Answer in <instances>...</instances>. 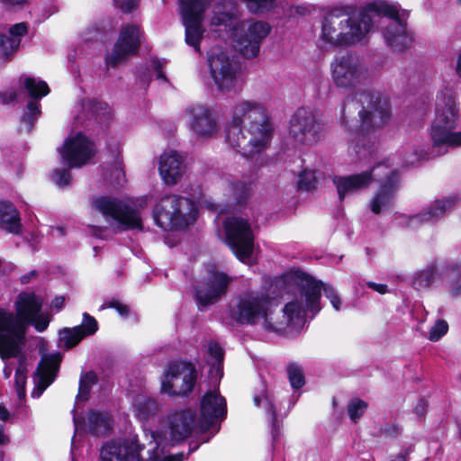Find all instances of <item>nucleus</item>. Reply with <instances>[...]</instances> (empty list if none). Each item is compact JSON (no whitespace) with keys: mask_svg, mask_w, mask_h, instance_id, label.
I'll return each mask as SVG.
<instances>
[{"mask_svg":"<svg viewBox=\"0 0 461 461\" xmlns=\"http://www.w3.org/2000/svg\"><path fill=\"white\" fill-rule=\"evenodd\" d=\"M284 286L293 297L284 309L282 321H274L272 307L275 297L267 292L247 293L234 301L230 306V316L238 323L261 325L267 331L279 332L287 327H301L307 309H317L319 298L316 284L300 269H292L276 280L271 285Z\"/></svg>","mask_w":461,"mask_h":461,"instance_id":"nucleus-1","label":"nucleus"},{"mask_svg":"<svg viewBox=\"0 0 461 461\" xmlns=\"http://www.w3.org/2000/svg\"><path fill=\"white\" fill-rule=\"evenodd\" d=\"M274 125L267 107L252 99H240L230 109L226 142L243 157H252L269 146Z\"/></svg>","mask_w":461,"mask_h":461,"instance_id":"nucleus-2","label":"nucleus"},{"mask_svg":"<svg viewBox=\"0 0 461 461\" xmlns=\"http://www.w3.org/2000/svg\"><path fill=\"white\" fill-rule=\"evenodd\" d=\"M372 29L369 5L366 11L352 15L332 10L322 19L320 39L330 47L352 46L363 41Z\"/></svg>","mask_w":461,"mask_h":461,"instance_id":"nucleus-3","label":"nucleus"},{"mask_svg":"<svg viewBox=\"0 0 461 461\" xmlns=\"http://www.w3.org/2000/svg\"><path fill=\"white\" fill-rule=\"evenodd\" d=\"M209 27L219 33H230L236 39L240 51L247 58L256 57L262 41L269 34L270 26L263 22H243L225 12L224 6L213 5L210 11Z\"/></svg>","mask_w":461,"mask_h":461,"instance_id":"nucleus-4","label":"nucleus"},{"mask_svg":"<svg viewBox=\"0 0 461 461\" xmlns=\"http://www.w3.org/2000/svg\"><path fill=\"white\" fill-rule=\"evenodd\" d=\"M16 314L0 310V357H16L24 347L29 324V294L21 293L15 301Z\"/></svg>","mask_w":461,"mask_h":461,"instance_id":"nucleus-5","label":"nucleus"},{"mask_svg":"<svg viewBox=\"0 0 461 461\" xmlns=\"http://www.w3.org/2000/svg\"><path fill=\"white\" fill-rule=\"evenodd\" d=\"M147 203V197H140L131 203L107 196L92 201L93 208L103 214L110 228L116 232L128 230H141L143 227L140 208Z\"/></svg>","mask_w":461,"mask_h":461,"instance_id":"nucleus-6","label":"nucleus"},{"mask_svg":"<svg viewBox=\"0 0 461 461\" xmlns=\"http://www.w3.org/2000/svg\"><path fill=\"white\" fill-rule=\"evenodd\" d=\"M459 119L458 103L450 93L441 92L437 96L435 118L430 127L434 147L461 146V131H455Z\"/></svg>","mask_w":461,"mask_h":461,"instance_id":"nucleus-7","label":"nucleus"},{"mask_svg":"<svg viewBox=\"0 0 461 461\" xmlns=\"http://www.w3.org/2000/svg\"><path fill=\"white\" fill-rule=\"evenodd\" d=\"M196 207L191 199L169 195L162 198L154 209V220L165 230L183 229L194 221Z\"/></svg>","mask_w":461,"mask_h":461,"instance_id":"nucleus-8","label":"nucleus"},{"mask_svg":"<svg viewBox=\"0 0 461 461\" xmlns=\"http://www.w3.org/2000/svg\"><path fill=\"white\" fill-rule=\"evenodd\" d=\"M369 14L373 16V24L375 22L376 16L387 17L389 19L383 32L387 46L394 51H402L411 47L413 36L408 31L406 23L400 19L396 5L386 1H375L369 4Z\"/></svg>","mask_w":461,"mask_h":461,"instance_id":"nucleus-9","label":"nucleus"},{"mask_svg":"<svg viewBox=\"0 0 461 461\" xmlns=\"http://www.w3.org/2000/svg\"><path fill=\"white\" fill-rule=\"evenodd\" d=\"M195 425L194 413L190 410L176 411L169 413L165 421L166 431H151L150 445L155 449L158 447L159 451L163 450L165 456V448L175 443L188 438L193 432ZM176 454L175 456H176Z\"/></svg>","mask_w":461,"mask_h":461,"instance_id":"nucleus-10","label":"nucleus"},{"mask_svg":"<svg viewBox=\"0 0 461 461\" xmlns=\"http://www.w3.org/2000/svg\"><path fill=\"white\" fill-rule=\"evenodd\" d=\"M356 98L362 106L358 112L361 131H375L388 124L391 109L385 98L369 92L360 93Z\"/></svg>","mask_w":461,"mask_h":461,"instance_id":"nucleus-11","label":"nucleus"},{"mask_svg":"<svg viewBox=\"0 0 461 461\" xmlns=\"http://www.w3.org/2000/svg\"><path fill=\"white\" fill-rule=\"evenodd\" d=\"M331 79L340 88H351L367 77L365 64L351 53L336 56L330 63Z\"/></svg>","mask_w":461,"mask_h":461,"instance_id":"nucleus-12","label":"nucleus"},{"mask_svg":"<svg viewBox=\"0 0 461 461\" xmlns=\"http://www.w3.org/2000/svg\"><path fill=\"white\" fill-rule=\"evenodd\" d=\"M180 14L185 31V43L200 52V41L204 30L203 14L209 6L208 0H179Z\"/></svg>","mask_w":461,"mask_h":461,"instance_id":"nucleus-13","label":"nucleus"},{"mask_svg":"<svg viewBox=\"0 0 461 461\" xmlns=\"http://www.w3.org/2000/svg\"><path fill=\"white\" fill-rule=\"evenodd\" d=\"M321 123L314 113L306 108H299L290 120L288 136L294 147L310 146L320 139Z\"/></svg>","mask_w":461,"mask_h":461,"instance_id":"nucleus-14","label":"nucleus"},{"mask_svg":"<svg viewBox=\"0 0 461 461\" xmlns=\"http://www.w3.org/2000/svg\"><path fill=\"white\" fill-rule=\"evenodd\" d=\"M226 242L236 257L242 261L251 257L254 236L249 222L240 217H229L224 221Z\"/></svg>","mask_w":461,"mask_h":461,"instance_id":"nucleus-15","label":"nucleus"},{"mask_svg":"<svg viewBox=\"0 0 461 461\" xmlns=\"http://www.w3.org/2000/svg\"><path fill=\"white\" fill-rule=\"evenodd\" d=\"M196 378V370L191 363H174L164 374L161 390L169 395H185L192 392Z\"/></svg>","mask_w":461,"mask_h":461,"instance_id":"nucleus-16","label":"nucleus"},{"mask_svg":"<svg viewBox=\"0 0 461 461\" xmlns=\"http://www.w3.org/2000/svg\"><path fill=\"white\" fill-rule=\"evenodd\" d=\"M32 343L35 345L41 355V360L33 375L34 388L31 393L32 397L39 398L55 380L60 357L58 354H45L47 343L43 338L34 337L31 339Z\"/></svg>","mask_w":461,"mask_h":461,"instance_id":"nucleus-17","label":"nucleus"},{"mask_svg":"<svg viewBox=\"0 0 461 461\" xmlns=\"http://www.w3.org/2000/svg\"><path fill=\"white\" fill-rule=\"evenodd\" d=\"M211 76L217 89L222 93L238 86V69L230 58L220 50H213L208 57Z\"/></svg>","mask_w":461,"mask_h":461,"instance_id":"nucleus-18","label":"nucleus"},{"mask_svg":"<svg viewBox=\"0 0 461 461\" xmlns=\"http://www.w3.org/2000/svg\"><path fill=\"white\" fill-rule=\"evenodd\" d=\"M58 151L63 164L68 167H81L93 158L95 148L85 135L77 133L68 137Z\"/></svg>","mask_w":461,"mask_h":461,"instance_id":"nucleus-19","label":"nucleus"},{"mask_svg":"<svg viewBox=\"0 0 461 461\" xmlns=\"http://www.w3.org/2000/svg\"><path fill=\"white\" fill-rule=\"evenodd\" d=\"M142 40V32L136 24L122 27L113 51L106 57L108 66L116 67L137 53Z\"/></svg>","mask_w":461,"mask_h":461,"instance_id":"nucleus-20","label":"nucleus"},{"mask_svg":"<svg viewBox=\"0 0 461 461\" xmlns=\"http://www.w3.org/2000/svg\"><path fill=\"white\" fill-rule=\"evenodd\" d=\"M382 178L377 181L381 185L370 202V209L374 213H380L390 210L395 202L399 185V175L387 164V169L381 171Z\"/></svg>","mask_w":461,"mask_h":461,"instance_id":"nucleus-21","label":"nucleus"},{"mask_svg":"<svg viewBox=\"0 0 461 461\" xmlns=\"http://www.w3.org/2000/svg\"><path fill=\"white\" fill-rule=\"evenodd\" d=\"M189 128L197 139L213 137L219 131V123L214 113L203 104H193L186 108Z\"/></svg>","mask_w":461,"mask_h":461,"instance_id":"nucleus-22","label":"nucleus"},{"mask_svg":"<svg viewBox=\"0 0 461 461\" xmlns=\"http://www.w3.org/2000/svg\"><path fill=\"white\" fill-rule=\"evenodd\" d=\"M383 169H387V163H379L369 171L359 174L348 176H335L333 183L337 187L339 199L343 200L347 194L366 188L373 181L381 179Z\"/></svg>","mask_w":461,"mask_h":461,"instance_id":"nucleus-23","label":"nucleus"},{"mask_svg":"<svg viewBox=\"0 0 461 461\" xmlns=\"http://www.w3.org/2000/svg\"><path fill=\"white\" fill-rule=\"evenodd\" d=\"M231 277L223 272L213 271L195 289V298L200 307L215 303L227 292Z\"/></svg>","mask_w":461,"mask_h":461,"instance_id":"nucleus-24","label":"nucleus"},{"mask_svg":"<svg viewBox=\"0 0 461 461\" xmlns=\"http://www.w3.org/2000/svg\"><path fill=\"white\" fill-rule=\"evenodd\" d=\"M458 202L456 196H447L434 201L420 213L405 217L406 224L417 229L425 224H432L439 221L446 212L453 210Z\"/></svg>","mask_w":461,"mask_h":461,"instance_id":"nucleus-25","label":"nucleus"},{"mask_svg":"<svg viewBox=\"0 0 461 461\" xmlns=\"http://www.w3.org/2000/svg\"><path fill=\"white\" fill-rule=\"evenodd\" d=\"M184 157L174 149L165 150L158 158V172L163 183L175 185L185 173Z\"/></svg>","mask_w":461,"mask_h":461,"instance_id":"nucleus-26","label":"nucleus"},{"mask_svg":"<svg viewBox=\"0 0 461 461\" xmlns=\"http://www.w3.org/2000/svg\"><path fill=\"white\" fill-rule=\"evenodd\" d=\"M226 401L216 391L206 393L200 405V425L203 429L208 428L226 415Z\"/></svg>","mask_w":461,"mask_h":461,"instance_id":"nucleus-27","label":"nucleus"},{"mask_svg":"<svg viewBox=\"0 0 461 461\" xmlns=\"http://www.w3.org/2000/svg\"><path fill=\"white\" fill-rule=\"evenodd\" d=\"M28 32L26 23L14 24L9 29V34H0V64L11 59L18 51L22 37Z\"/></svg>","mask_w":461,"mask_h":461,"instance_id":"nucleus-28","label":"nucleus"},{"mask_svg":"<svg viewBox=\"0 0 461 461\" xmlns=\"http://www.w3.org/2000/svg\"><path fill=\"white\" fill-rule=\"evenodd\" d=\"M43 305L44 298L31 293V327L38 332L45 331L52 320V315L43 309Z\"/></svg>","mask_w":461,"mask_h":461,"instance_id":"nucleus-29","label":"nucleus"},{"mask_svg":"<svg viewBox=\"0 0 461 461\" xmlns=\"http://www.w3.org/2000/svg\"><path fill=\"white\" fill-rule=\"evenodd\" d=\"M0 229L12 234L22 230L20 212L9 201H0Z\"/></svg>","mask_w":461,"mask_h":461,"instance_id":"nucleus-30","label":"nucleus"},{"mask_svg":"<svg viewBox=\"0 0 461 461\" xmlns=\"http://www.w3.org/2000/svg\"><path fill=\"white\" fill-rule=\"evenodd\" d=\"M23 101L29 107V76L22 77L15 85L0 93V103L4 104H16Z\"/></svg>","mask_w":461,"mask_h":461,"instance_id":"nucleus-31","label":"nucleus"},{"mask_svg":"<svg viewBox=\"0 0 461 461\" xmlns=\"http://www.w3.org/2000/svg\"><path fill=\"white\" fill-rule=\"evenodd\" d=\"M131 409L134 416L139 420L144 421L158 411V406L154 399L144 394H138L133 399Z\"/></svg>","mask_w":461,"mask_h":461,"instance_id":"nucleus-32","label":"nucleus"},{"mask_svg":"<svg viewBox=\"0 0 461 461\" xmlns=\"http://www.w3.org/2000/svg\"><path fill=\"white\" fill-rule=\"evenodd\" d=\"M31 99H41L50 93V88L45 81L31 77ZM41 113L38 101L31 100V123L38 119Z\"/></svg>","mask_w":461,"mask_h":461,"instance_id":"nucleus-33","label":"nucleus"},{"mask_svg":"<svg viewBox=\"0 0 461 461\" xmlns=\"http://www.w3.org/2000/svg\"><path fill=\"white\" fill-rule=\"evenodd\" d=\"M302 272L306 276L310 277L316 284V285L318 287V294H319L317 309H307L305 311V316L307 315L308 312H311L312 314V316H314L316 313H318L321 311L320 301H321V289L324 291L325 296L330 300V303H331L334 310L339 311L341 309L342 301H341L337 290L333 286L329 285H324L321 281H318L315 278H313L312 276L308 275L307 273H305L303 271H302Z\"/></svg>","mask_w":461,"mask_h":461,"instance_id":"nucleus-34","label":"nucleus"},{"mask_svg":"<svg viewBox=\"0 0 461 461\" xmlns=\"http://www.w3.org/2000/svg\"><path fill=\"white\" fill-rule=\"evenodd\" d=\"M27 378L28 369L26 361L25 359H20L19 366L14 375V389L18 400V407L25 406Z\"/></svg>","mask_w":461,"mask_h":461,"instance_id":"nucleus-35","label":"nucleus"},{"mask_svg":"<svg viewBox=\"0 0 461 461\" xmlns=\"http://www.w3.org/2000/svg\"><path fill=\"white\" fill-rule=\"evenodd\" d=\"M86 425L91 433L102 435L111 429L112 420L107 413L91 411L86 417Z\"/></svg>","mask_w":461,"mask_h":461,"instance_id":"nucleus-36","label":"nucleus"},{"mask_svg":"<svg viewBox=\"0 0 461 461\" xmlns=\"http://www.w3.org/2000/svg\"><path fill=\"white\" fill-rule=\"evenodd\" d=\"M254 403L256 406L263 407L266 411L271 415L273 426L276 425V408L273 403L272 395L269 393L267 384L262 382L259 388L254 394Z\"/></svg>","mask_w":461,"mask_h":461,"instance_id":"nucleus-37","label":"nucleus"},{"mask_svg":"<svg viewBox=\"0 0 461 461\" xmlns=\"http://www.w3.org/2000/svg\"><path fill=\"white\" fill-rule=\"evenodd\" d=\"M353 149L360 158L371 156L376 149V141L375 138L366 137L364 135L358 136Z\"/></svg>","mask_w":461,"mask_h":461,"instance_id":"nucleus-38","label":"nucleus"},{"mask_svg":"<svg viewBox=\"0 0 461 461\" xmlns=\"http://www.w3.org/2000/svg\"><path fill=\"white\" fill-rule=\"evenodd\" d=\"M81 327L65 328L59 332V341L66 348H71L85 338Z\"/></svg>","mask_w":461,"mask_h":461,"instance_id":"nucleus-39","label":"nucleus"},{"mask_svg":"<svg viewBox=\"0 0 461 461\" xmlns=\"http://www.w3.org/2000/svg\"><path fill=\"white\" fill-rule=\"evenodd\" d=\"M96 383V375L94 372L83 374L79 381V389L77 401H86L89 397L91 387Z\"/></svg>","mask_w":461,"mask_h":461,"instance_id":"nucleus-40","label":"nucleus"},{"mask_svg":"<svg viewBox=\"0 0 461 461\" xmlns=\"http://www.w3.org/2000/svg\"><path fill=\"white\" fill-rule=\"evenodd\" d=\"M435 276L436 268L434 267H428L417 273L412 281V285L416 289L427 288L433 283Z\"/></svg>","mask_w":461,"mask_h":461,"instance_id":"nucleus-41","label":"nucleus"},{"mask_svg":"<svg viewBox=\"0 0 461 461\" xmlns=\"http://www.w3.org/2000/svg\"><path fill=\"white\" fill-rule=\"evenodd\" d=\"M208 352L212 361L213 369L220 377L222 376L221 363L223 360V351L218 343L211 341L208 343Z\"/></svg>","mask_w":461,"mask_h":461,"instance_id":"nucleus-42","label":"nucleus"},{"mask_svg":"<svg viewBox=\"0 0 461 461\" xmlns=\"http://www.w3.org/2000/svg\"><path fill=\"white\" fill-rule=\"evenodd\" d=\"M367 409L366 402L360 399H353L348 402V412L350 420L357 422Z\"/></svg>","mask_w":461,"mask_h":461,"instance_id":"nucleus-43","label":"nucleus"},{"mask_svg":"<svg viewBox=\"0 0 461 461\" xmlns=\"http://www.w3.org/2000/svg\"><path fill=\"white\" fill-rule=\"evenodd\" d=\"M289 382L293 388H301L304 384V375L303 369L296 364H291L287 367Z\"/></svg>","mask_w":461,"mask_h":461,"instance_id":"nucleus-44","label":"nucleus"},{"mask_svg":"<svg viewBox=\"0 0 461 461\" xmlns=\"http://www.w3.org/2000/svg\"><path fill=\"white\" fill-rule=\"evenodd\" d=\"M317 183L315 172L312 170H303L299 175L298 186L300 189L310 191L315 188Z\"/></svg>","mask_w":461,"mask_h":461,"instance_id":"nucleus-45","label":"nucleus"},{"mask_svg":"<svg viewBox=\"0 0 461 461\" xmlns=\"http://www.w3.org/2000/svg\"><path fill=\"white\" fill-rule=\"evenodd\" d=\"M248 8L253 13H262L269 10L276 0H243Z\"/></svg>","mask_w":461,"mask_h":461,"instance_id":"nucleus-46","label":"nucleus"},{"mask_svg":"<svg viewBox=\"0 0 461 461\" xmlns=\"http://www.w3.org/2000/svg\"><path fill=\"white\" fill-rule=\"evenodd\" d=\"M448 330V324L444 320H438L431 328L429 335V339L431 341H438Z\"/></svg>","mask_w":461,"mask_h":461,"instance_id":"nucleus-47","label":"nucleus"},{"mask_svg":"<svg viewBox=\"0 0 461 461\" xmlns=\"http://www.w3.org/2000/svg\"><path fill=\"white\" fill-rule=\"evenodd\" d=\"M77 327L82 328L81 332L84 334L85 337H86L94 334L97 330L98 324L94 317L85 312L83 314V322L81 325H78Z\"/></svg>","mask_w":461,"mask_h":461,"instance_id":"nucleus-48","label":"nucleus"},{"mask_svg":"<svg viewBox=\"0 0 461 461\" xmlns=\"http://www.w3.org/2000/svg\"><path fill=\"white\" fill-rule=\"evenodd\" d=\"M51 179L55 185L66 186L70 183L71 176L68 169H57L53 171Z\"/></svg>","mask_w":461,"mask_h":461,"instance_id":"nucleus-49","label":"nucleus"},{"mask_svg":"<svg viewBox=\"0 0 461 461\" xmlns=\"http://www.w3.org/2000/svg\"><path fill=\"white\" fill-rule=\"evenodd\" d=\"M106 308L115 309L122 316H127L129 313V307L117 300H112L107 303H104L101 305L100 310H104Z\"/></svg>","mask_w":461,"mask_h":461,"instance_id":"nucleus-50","label":"nucleus"},{"mask_svg":"<svg viewBox=\"0 0 461 461\" xmlns=\"http://www.w3.org/2000/svg\"><path fill=\"white\" fill-rule=\"evenodd\" d=\"M140 0H115V5L123 13H131L139 5Z\"/></svg>","mask_w":461,"mask_h":461,"instance_id":"nucleus-51","label":"nucleus"},{"mask_svg":"<svg viewBox=\"0 0 461 461\" xmlns=\"http://www.w3.org/2000/svg\"><path fill=\"white\" fill-rule=\"evenodd\" d=\"M222 186L224 188L228 189V194L230 196L235 195L238 192L243 190L244 185L243 184L240 182H233V181H223L221 183Z\"/></svg>","mask_w":461,"mask_h":461,"instance_id":"nucleus-52","label":"nucleus"},{"mask_svg":"<svg viewBox=\"0 0 461 461\" xmlns=\"http://www.w3.org/2000/svg\"><path fill=\"white\" fill-rule=\"evenodd\" d=\"M17 131L25 134L29 132V116L25 112L20 117L19 123L17 125Z\"/></svg>","mask_w":461,"mask_h":461,"instance_id":"nucleus-53","label":"nucleus"},{"mask_svg":"<svg viewBox=\"0 0 461 461\" xmlns=\"http://www.w3.org/2000/svg\"><path fill=\"white\" fill-rule=\"evenodd\" d=\"M366 285L380 294H385L388 293V286L385 284H377L375 282L367 281Z\"/></svg>","mask_w":461,"mask_h":461,"instance_id":"nucleus-54","label":"nucleus"},{"mask_svg":"<svg viewBox=\"0 0 461 461\" xmlns=\"http://www.w3.org/2000/svg\"><path fill=\"white\" fill-rule=\"evenodd\" d=\"M427 156L422 153H418L416 150H413L411 154L408 153L405 158V163L407 165L414 164L415 162L419 161L421 158H426Z\"/></svg>","mask_w":461,"mask_h":461,"instance_id":"nucleus-55","label":"nucleus"},{"mask_svg":"<svg viewBox=\"0 0 461 461\" xmlns=\"http://www.w3.org/2000/svg\"><path fill=\"white\" fill-rule=\"evenodd\" d=\"M427 406H428L427 402L424 400H420V401H419L417 405L414 407V412L419 417H423L427 411Z\"/></svg>","mask_w":461,"mask_h":461,"instance_id":"nucleus-56","label":"nucleus"},{"mask_svg":"<svg viewBox=\"0 0 461 461\" xmlns=\"http://www.w3.org/2000/svg\"><path fill=\"white\" fill-rule=\"evenodd\" d=\"M65 303V297L64 296H56L50 304V307L52 309H56L57 311H59L63 308Z\"/></svg>","mask_w":461,"mask_h":461,"instance_id":"nucleus-57","label":"nucleus"},{"mask_svg":"<svg viewBox=\"0 0 461 461\" xmlns=\"http://www.w3.org/2000/svg\"><path fill=\"white\" fill-rule=\"evenodd\" d=\"M6 7L10 9L19 8L21 5L26 3V0H2Z\"/></svg>","mask_w":461,"mask_h":461,"instance_id":"nucleus-58","label":"nucleus"},{"mask_svg":"<svg viewBox=\"0 0 461 461\" xmlns=\"http://www.w3.org/2000/svg\"><path fill=\"white\" fill-rule=\"evenodd\" d=\"M9 442V437L7 434H5V426L0 425V446H5L8 444Z\"/></svg>","mask_w":461,"mask_h":461,"instance_id":"nucleus-59","label":"nucleus"},{"mask_svg":"<svg viewBox=\"0 0 461 461\" xmlns=\"http://www.w3.org/2000/svg\"><path fill=\"white\" fill-rule=\"evenodd\" d=\"M10 418V413L8 411V410L0 404V420H3V421H6L8 420Z\"/></svg>","mask_w":461,"mask_h":461,"instance_id":"nucleus-60","label":"nucleus"},{"mask_svg":"<svg viewBox=\"0 0 461 461\" xmlns=\"http://www.w3.org/2000/svg\"><path fill=\"white\" fill-rule=\"evenodd\" d=\"M455 70L457 77L461 79V50L456 57Z\"/></svg>","mask_w":461,"mask_h":461,"instance_id":"nucleus-61","label":"nucleus"},{"mask_svg":"<svg viewBox=\"0 0 461 461\" xmlns=\"http://www.w3.org/2000/svg\"><path fill=\"white\" fill-rule=\"evenodd\" d=\"M408 455H409V451L408 450H404L401 454L397 455L394 457V459H393L391 461H406Z\"/></svg>","mask_w":461,"mask_h":461,"instance_id":"nucleus-62","label":"nucleus"},{"mask_svg":"<svg viewBox=\"0 0 461 461\" xmlns=\"http://www.w3.org/2000/svg\"><path fill=\"white\" fill-rule=\"evenodd\" d=\"M203 203L204 204V206H206L208 209L210 210H212V211H217L218 208H219V205L218 204H215V203H212L209 201H204L203 202Z\"/></svg>","mask_w":461,"mask_h":461,"instance_id":"nucleus-63","label":"nucleus"},{"mask_svg":"<svg viewBox=\"0 0 461 461\" xmlns=\"http://www.w3.org/2000/svg\"><path fill=\"white\" fill-rule=\"evenodd\" d=\"M156 72H157V78L158 79H163V80H167L166 78V76L164 75L163 71L161 70L160 67L158 66L157 68H156Z\"/></svg>","mask_w":461,"mask_h":461,"instance_id":"nucleus-64","label":"nucleus"}]
</instances>
